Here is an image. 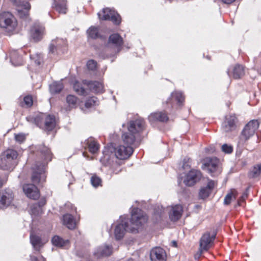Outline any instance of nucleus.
<instances>
[{"label":"nucleus","mask_w":261,"mask_h":261,"mask_svg":"<svg viewBox=\"0 0 261 261\" xmlns=\"http://www.w3.org/2000/svg\"><path fill=\"white\" fill-rule=\"evenodd\" d=\"M89 151L94 154L99 149V144L93 139L89 138L86 140Z\"/></svg>","instance_id":"bb28decb"},{"label":"nucleus","mask_w":261,"mask_h":261,"mask_svg":"<svg viewBox=\"0 0 261 261\" xmlns=\"http://www.w3.org/2000/svg\"><path fill=\"white\" fill-rule=\"evenodd\" d=\"M15 139L17 142L21 143L25 140V136L24 134H19L15 135Z\"/></svg>","instance_id":"c03bdc74"},{"label":"nucleus","mask_w":261,"mask_h":261,"mask_svg":"<svg viewBox=\"0 0 261 261\" xmlns=\"http://www.w3.org/2000/svg\"><path fill=\"white\" fill-rule=\"evenodd\" d=\"M39 119H40V117L38 116V117H37L36 119H35V121H36V123H37V125L38 126L39 125V122H38V121H39Z\"/></svg>","instance_id":"5fc2aeb1"},{"label":"nucleus","mask_w":261,"mask_h":261,"mask_svg":"<svg viewBox=\"0 0 261 261\" xmlns=\"http://www.w3.org/2000/svg\"><path fill=\"white\" fill-rule=\"evenodd\" d=\"M112 253L111 246L103 245L98 247L94 251L93 254L97 258L108 256Z\"/></svg>","instance_id":"f3484780"},{"label":"nucleus","mask_w":261,"mask_h":261,"mask_svg":"<svg viewBox=\"0 0 261 261\" xmlns=\"http://www.w3.org/2000/svg\"><path fill=\"white\" fill-rule=\"evenodd\" d=\"M91 183L94 187H97L101 186V179L96 175H93L91 177Z\"/></svg>","instance_id":"e433bc0d"},{"label":"nucleus","mask_w":261,"mask_h":261,"mask_svg":"<svg viewBox=\"0 0 261 261\" xmlns=\"http://www.w3.org/2000/svg\"><path fill=\"white\" fill-rule=\"evenodd\" d=\"M14 5L17 6L18 15L21 18H25L29 16V11L31 9L30 4L23 0H10Z\"/></svg>","instance_id":"6e6552de"},{"label":"nucleus","mask_w":261,"mask_h":261,"mask_svg":"<svg viewBox=\"0 0 261 261\" xmlns=\"http://www.w3.org/2000/svg\"><path fill=\"white\" fill-rule=\"evenodd\" d=\"M13 198L11 190H7L0 191V208H3L9 206L12 202Z\"/></svg>","instance_id":"f8f14e48"},{"label":"nucleus","mask_w":261,"mask_h":261,"mask_svg":"<svg viewBox=\"0 0 261 261\" xmlns=\"http://www.w3.org/2000/svg\"><path fill=\"white\" fill-rule=\"evenodd\" d=\"M261 174V164L254 166L250 171L249 176L250 178H256Z\"/></svg>","instance_id":"c756f323"},{"label":"nucleus","mask_w":261,"mask_h":261,"mask_svg":"<svg viewBox=\"0 0 261 261\" xmlns=\"http://www.w3.org/2000/svg\"><path fill=\"white\" fill-rule=\"evenodd\" d=\"M144 121L143 119H138L130 122L128 127L129 133L123 134L122 138L125 145H120L115 149V155L120 160L128 158L133 152L131 145L136 139V135L142 131L144 127Z\"/></svg>","instance_id":"f257e3e1"},{"label":"nucleus","mask_w":261,"mask_h":261,"mask_svg":"<svg viewBox=\"0 0 261 261\" xmlns=\"http://www.w3.org/2000/svg\"><path fill=\"white\" fill-rule=\"evenodd\" d=\"M83 155L85 156V152H83Z\"/></svg>","instance_id":"bf43d9fd"},{"label":"nucleus","mask_w":261,"mask_h":261,"mask_svg":"<svg viewBox=\"0 0 261 261\" xmlns=\"http://www.w3.org/2000/svg\"><path fill=\"white\" fill-rule=\"evenodd\" d=\"M97 63L93 60H90L87 63V66L89 70H94L96 68Z\"/></svg>","instance_id":"37998d69"},{"label":"nucleus","mask_w":261,"mask_h":261,"mask_svg":"<svg viewBox=\"0 0 261 261\" xmlns=\"http://www.w3.org/2000/svg\"><path fill=\"white\" fill-rule=\"evenodd\" d=\"M63 88V85L60 82H54L50 86V91L54 93H59Z\"/></svg>","instance_id":"473e14b6"},{"label":"nucleus","mask_w":261,"mask_h":261,"mask_svg":"<svg viewBox=\"0 0 261 261\" xmlns=\"http://www.w3.org/2000/svg\"><path fill=\"white\" fill-rule=\"evenodd\" d=\"M215 236L216 233H213L212 236L209 232L203 234L200 241L199 255L202 254L203 251H207L210 248Z\"/></svg>","instance_id":"9d476101"},{"label":"nucleus","mask_w":261,"mask_h":261,"mask_svg":"<svg viewBox=\"0 0 261 261\" xmlns=\"http://www.w3.org/2000/svg\"><path fill=\"white\" fill-rule=\"evenodd\" d=\"M66 100L71 107H74L76 104L77 98L73 95H69L67 96Z\"/></svg>","instance_id":"58836bf2"},{"label":"nucleus","mask_w":261,"mask_h":261,"mask_svg":"<svg viewBox=\"0 0 261 261\" xmlns=\"http://www.w3.org/2000/svg\"><path fill=\"white\" fill-rule=\"evenodd\" d=\"M150 257L151 261H165L166 253L163 248L155 247L151 250Z\"/></svg>","instance_id":"dca6fc26"},{"label":"nucleus","mask_w":261,"mask_h":261,"mask_svg":"<svg viewBox=\"0 0 261 261\" xmlns=\"http://www.w3.org/2000/svg\"><path fill=\"white\" fill-rule=\"evenodd\" d=\"M147 220V217L141 210L134 208L132 211L130 225H128L127 220L125 219L122 220L121 223L116 225L114 231L116 239H122L126 231L132 233L138 232L139 227L145 224Z\"/></svg>","instance_id":"f03ea898"},{"label":"nucleus","mask_w":261,"mask_h":261,"mask_svg":"<svg viewBox=\"0 0 261 261\" xmlns=\"http://www.w3.org/2000/svg\"><path fill=\"white\" fill-rule=\"evenodd\" d=\"M237 195V192L235 190H232L231 192L225 196L224 200V203L226 205H228L230 203L232 199H236Z\"/></svg>","instance_id":"2f4dec72"},{"label":"nucleus","mask_w":261,"mask_h":261,"mask_svg":"<svg viewBox=\"0 0 261 261\" xmlns=\"http://www.w3.org/2000/svg\"><path fill=\"white\" fill-rule=\"evenodd\" d=\"M56 49L57 47L55 46V45L51 44L49 47V53H54L55 50H56Z\"/></svg>","instance_id":"de8ad7c7"},{"label":"nucleus","mask_w":261,"mask_h":261,"mask_svg":"<svg viewBox=\"0 0 261 261\" xmlns=\"http://www.w3.org/2000/svg\"><path fill=\"white\" fill-rule=\"evenodd\" d=\"M232 72L233 77L236 79L241 78L245 74L244 67L239 64L233 67Z\"/></svg>","instance_id":"cd10ccee"},{"label":"nucleus","mask_w":261,"mask_h":261,"mask_svg":"<svg viewBox=\"0 0 261 261\" xmlns=\"http://www.w3.org/2000/svg\"><path fill=\"white\" fill-rule=\"evenodd\" d=\"M236 117L234 116L229 115L226 117L225 120L223 123V130L226 132H230L236 129Z\"/></svg>","instance_id":"a211bd4d"},{"label":"nucleus","mask_w":261,"mask_h":261,"mask_svg":"<svg viewBox=\"0 0 261 261\" xmlns=\"http://www.w3.org/2000/svg\"><path fill=\"white\" fill-rule=\"evenodd\" d=\"M24 102L27 107H30L33 104L32 97L30 96H27L24 97Z\"/></svg>","instance_id":"a18cd8bd"},{"label":"nucleus","mask_w":261,"mask_h":261,"mask_svg":"<svg viewBox=\"0 0 261 261\" xmlns=\"http://www.w3.org/2000/svg\"><path fill=\"white\" fill-rule=\"evenodd\" d=\"M88 36L91 38L95 39L98 37V29L94 27H90L87 31Z\"/></svg>","instance_id":"c9c22d12"},{"label":"nucleus","mask_w":261,"mask_h":261,"mask_svg":"<svg viewBox=\"0 0 261 261\" xmlns=\"http://www.w3.org/2000/svg\"><path fill=\"white\" fill-rule=\"evenodd\" d=\"M30 241L35 249L37 251H39L40 248L44 245L40 237L32 233L30 235Z\"/></svg>","instance_id":"393cba45"},{"label":"nucleus","mask_w":261,"mask_h":261,"mask_svg":"<svg viewBox=\"0 0 261 261\" xmlns=\"http://www.w3.org/2000/svg\"><path fill=\"white\" fill-rule=\"evenodd\" d=\"M97 15L100 19L110 20L116 24H119L121 22L120 15L115 11L109 8L103 9L101 12L98 13Z\"/></svg>","instance_id":"0eeeda50"},{"label":"nucleus","mask_w":261,"mask_h":261,"mask_svg":"<svg viewBox=\"0 0 261 261\" xmlns=\"http://www.w3.org/2000/svg\"><path fill=\"white\" fill-rule=\"evenodd\" d=\"M248 188H247L246 189V191L243 194V195H242L241 198L238 201L239 205H241V202L244 201L245 200V199L247 197V196H248Z\"/></svg>","instance_id":"49530a36"},{"label":"nucleus","mask_w":261,"mask_h":261,"mask_svg":"<svg viewBox=\"0 0 261 261\" xmlns=\"http://www.w3.org/2000/svg\"><path fill=\"white\" fill-rule=\"evenodd\" d=\"M44 28L39 23H36L32 26L30 30V35L32 39L35 41H40L44 34Z\"/></svg>","instance_id":"ddd939ff"},{"label":"nucleus","mask_w":261,"mask_h":261,"mask_svg":"<svg viewBox=\"0 0 261 261\" xmlns=\"http://www.w3.org/2000/svg\"><path fill=\"white\" fill-rule=\"evenodd\" d=\"M42 209L40 206L37 205L33 204L31 207V213L32 215L37 216L41 214Z\"/></svg>","instance_id":"ea45409f"},{"label":"nucleus","mask_w":261,"mask_h":261,"mask_svg":"<svg viewBox=\"0 0 261 261\" xmlns=\"http://www.w3.org/2000/svg\"><path fill=\"white\" fill-rule=\"evenodd\" d=\"M227 74H228V75H229V70H228V71H227Z\"/></svg>","instance_id":"13d9d810"},{"label":"nucleus","mask_w":261,"mask_h":261,"mask_svg":"<svg viewBox=\"0 0 261 261\" xmlns=\"http://www.w3.org/2000/svg\"><path fill=\"white\" fill-rule=\"evenodd\" d=\"M216 185V183L214 180H208L206 186L200 189L199 193V197L203 199L208 197Z\"/></svg>","instance_id":"6ab92c4d"},{"label":"nucleus","mask_w":261,"mask_h":261,"mask_svg":"<svg viewBox=\"0 0 261 261\" xmlns=\"http://www.w3.org/2000/svg\"><path fill=\"white\" fill-rule=\"evenodd\" d=\"M44 116H45V115H42V117H42V118H43Z\"/></svg>","instance_id":"4d7b16f0"},{"label":"nucleus","mask_w":261,"mask_h":261,"mask_svg":"<svg viewBox=\"0 0 261 261\" xmlns=\"http://www.w3.org/2000/svg\"><path fill=\"white\" fill-rule=\"evenodd\" d=\"M148 119L151 123L156 121L166 122L168 120V117L165 113L156 112L151 114L148 117Z\"/></svg>","instance_id":"412c9836"},{"label":"nucleus","mask_w":261,"mask_h":261,"mask_svg":"<svg viewBox=\"0 0 261 261\" xmlns=\"http://www.w3.org/2000/svg\"><path fill=\"white\" fill-rule=\"evenodd\" d=\"M63 224L68 228L72 229L75 227V221L72 215L66 214L63 216Z\"/></svg>","instance_id":"5701e85b"},{"label":"nucleus","mask_w":261,"mask_h":261,"mask_svg":"<svg viewBox=\"0 0 261 261\" xmlns=\"http://www.w3.org/2000/svg\"><path fill=\"white\" fill-rule=\"evenodd\" d=\"M41 153L44 155L46 160L50 161L51 154L50 151L47 147L42 146L40 148Z\"/></svg>","instance_id":"f704fd0d"},{"label":"nucleus","mask_w":261,"mask_h":261,"mask_svg":"<svg viewBox=\"0 0 261 261\" xmlns=\"http://www.w3.org/2000/svg\"><path fill=\"white\" fill-rule=\"evenodd\" d=\"M10 60L12 64L14 66H19L22 64V58L18 56L16 51H12L10 53Z\"/></svg>","instance_id":"c85d7f7f"},{"label":"nucleus","mask_w":261,"mask_h":261,"mask_svg":"<svg viewBox=\"0 0 261 261\" xmlns=\"http://www.w3.org/2000/svg\"><path fill=\"white\" fill-rule=\"evenodd\" d=\"M169 217L172 221H176L179 220L182 214V207L180 204H176L168 207Z\"/></svg>","instance_id":"2eb2a0df"},{"label":"nucleus","mask_w":261,"mask_h":261,"mask_svg":"<svg viewBox=\"0 0 261 261\" xmlns=\"http://www.w3.org/2000/svg\"><path fill=\"white\" fill-rule=\"evenodd\" d=\"M73 88L74 91L80 95H84L86 94V91H85V89L78 82L74 83L73 85Z\"/></svg>","instance_id":"72a5a7b5"},{"label":"nucleus","mask_w":261,"mask_h":261,"mask_svg":"<svg viewBox=\"0 0 261 261\" xmlns=\"http://www.w3.org/2000/svg\"><path fill=\"white\" fill-rule=\"evenodd\" d=\"M17 152L11 149L5 151L0 158V168L4 170H12L17 164Z\"/></svg>","instance_id":"7ed1b4c3"},{"label":"nucleus","mask_w":261,"mask_h":261,"mask_svg":"<svg viewBox=\"0 0 261 261\" xmlns=\"http://www.w3.org/2000/svg\"><path fill=\"white\" fill-rule=\"evenodd\" d=\"M97 102V99L95 97H91L88 99L85 102V107L87 108H90L94 105H96Z\"/></svg>","instance_id":"4c0bfd02"},{"label":"nucleus","mask_w":261,"mask_h":261,"mask_svg":"<svg viewBox=\"0 0 261 261\" xmlns=\"http://www.w3.org/2000/svg\"><path fill=\"white\" fill-rule=\"evenodd\" d=\"M35 63L37 64V65H40L41 64V59L39 58L38 59L36 60L35 61Z\"/></svg>","instance_id":"864d4df0"},{"label":"nucleus","mask_w":261,"mask_h":261,"mask_svg":"<svg viewBox=\"0 0 261 261\" xmlns=\"http://www.w3.org/2000/svg\"><path fill=\"white\" fill-rule=\"evenodd\" d=\"M171 95L172 97H175V99L179 103H182L184 100V97L180 92H173Z\"/></svg>","instance_id":"a19ab883"},{"label":"nucleus","mask_w":261,"mask_h":261,"mask_svg":"<svg viewBox=\"0 0 261 261\" xmlns=\"http://www.w3.org/2000/svg\"><path fill=\"white\" fill-rule=\"evenodd\" d=\"M45 200L44 199H42L40 200L38 203L34 204L35 205H38V206H40L41 208L42 206H43L45 204Z\"/></svg>","instance_id":"8fccbe9b"},{"label":"nucleus","mask_w":261,"mask_h":261,"mask_svg":"<svg viewBox=\"0 0 261 261\" xmlns=\"http://www.w3.org/2000/svg\"><path fill=\"white\" fill-rule=\"evenodd\" d=\"M259 127L257 120L250 121L244 127L239 138L238 143L240 145H244L245 142L253 136Z\"/></svg>","instance_id":"20e7f679"},{"label":"nucleus","mask_w":261,"mask_h":261,"mask_svg":"<svg viewBox=\"0 0 261 261\" xmlns=\"http://www.w3.org/2000/svg\"><path fill=\"white\" fill-rule=\"evenodd\" d=\"M30 257H31V261H39L38 258L34 256L31 255V256H30Z\"/></svg>","instance_id":"603ef678"},{"label":"nucleus","mask_w":261,"mask_h":261,"mask_svg":"<svg viewBox=\"0 0 261 261\" xmlns=\"http://www.w3.org/2000/svg\"><path fill=\"white\" fill-rule=\"evenodd\" d=\"M236 0H222V1L225 3V4H230L232 3H233V2H234Z\"/></svg>","instance_id":"3c124183"},{"label":"nucleus","mask_w":261,"mask_h":261,"mask_svg":"<svg viewBox=\"0 0 261 261\" xmlns=\"http://www.w3.org/2000/svg\"><path fill=\"white\" fill-rule=\"evenodd\" d=\"M51 242L54 245L57 247H63L68 243V240L64 241L58 236H54L51 240Z\"/></svg>","instance_id":"7c9ffc66"},{"label":"nucleus","mask_w":261,"mask_h":261,"mask_svg":"<svg viewBox=\"0 0 261 261\" xmlns=\"http://www.w3.org/2000/svg\"><path fill=\"white\" fill-rule=\"evenodd\" d=\"M56 125L55 117L53 115H48L45 118L44 127L46 130L50 131L54 128Z\"/></svg>","instance_id":"a878e982"},{"label":"nucleus","mask_w":261,"mask_h":261,"mask_svg":"<svg viewBox=\"0 0 261 261\" xmlns=\"http://www.w3.org/2000/svg\"><path fill=\"white\" fill-rule=\"evenodd\" d=\"M172 244L173 246L176 247L177 243H176V241H172Z\"/></svg>","instance_id":"6e6d98bb"},{"label":"nucleus","mask_w":261,"mask_h":261,"mask_svg":"<svg viewBox=\"0 0 261 261\" xmlns=\"http://www.w3.org/2000/svg\"><path fill=\"white\" fill-rule=\"evenodd\" d=\"M44 169V165L41 163H39L38 165L36 164L33 168L32 181L34 184L45 181Z\"/></svg>","instance_id":"1a4fd4ad"},{"label":"nucleus","mask_w":261,"mask_h":261,"mask_svg":"<svg viewBox=\"0 0 261 261\" xmlns=\"http://www.w3.org/2000/svg\"><path fill=\"white\" fill-rule=\"evenodd\" d=\"M84 83L87 85L89 89L94 93H102L103 92V85L101 83L94 81L88 82L84 81Z\"/></svg>","instance_id":"aec40b11"},{"label":"nucleus","mask_w":261,"mask_h":261,"mask_svg":"<svg viewBox=\"0 0 261 261\" xmlns=\"http://www.w3.org/2000/svg\"><path fill=\"white\" fill-rule=\"evenodd\" d=\"M109 43L113 44L118 48V51H119L120 50L119 48L123 44L122 38L118 34H113L109 37Z\"/></svg>","instance_id":"b1692460"},{"label":"nucleus","mask_w":261,"mask_h":261,"mask_svg":"<svg viewBox=\"0 0 261 261\" xmlns=\"http://www.w3.org/2000/svg\"><path fill=\"white\" fill-rule=\"evenodd\" d=\"M219 160L216 158H207L204 160L202 169L207 171L212 176L219 174L221 169L218 167Z\"/></svg>","instance_id":"39448f33"},{"label":"nucleus","mask_w":261,"mask_h":261,"mask_svg":"<svg viewBox=\"0 0 261 261\" xmlns=\"http://www.w3.org/2000/svg\"><path fill=\"white\" fill-rule=\"evenodd\" d=\"M202 175L200 171L191 170L186 175L184 180L185 184L188 186H192L198 182L201 178Z\"/></svg>","instance_id":"9b49d317"},{"label":"nucleus","mask_w":261,"mask_h":261,"mask_svg":"<svg viewBox=\"0 0 261 261\" xmlns=\"http://www.w3.org/2000/svg\"><path fill=\"white\" fill-rule=\"evenodd\" d=\"M53 7L59 13L66 14L67 12L66 2L65 0H53Z\"/></svg>","instance_id":"4be33fe9"},{"label":"nucleus","mask_w":261,"mask_h":261,"mask_svg":"<svg viewBox=\"0 0 261 261\" xmlns=\"http://www.w3.org/2000/svg\"><path fill=\"white\" fill-rule=\"evenodd\" d=\"M221 150L223 152L225 153H230L233 151V147L230 145H228L227 144H224L221 146Z\"/></svg>","instance_id":"79ce46f5"},{"label":"nucleus","mask_w":261,"mask_h":261,"mask_svg":"<svg viewBox=\"0 0 261 261\" xmlns=\"http://www.w3.org/2000/svg\"><path fill=\"white\" fill-rule=\"evenodd\" d=\"M7 178L6 177H2L0 176V188H1L5 183H6Z\"/></svg>","instance_id":"09e8293b"},{"label":"nucleus","mask_w":261,"mask_h":261,"mask_svg":"<svg viewBox=\"0 0 261 261\" xmlns=\"http://www.w3.org/2000/svg\"><path fill=\"white\" fill-rule=\"evenodd\" d=\"M16 26V21L13 15L8 12L0 13V27L11 31Z\"/></svg>","instance_id":"423d86ee"},{"label":"nucleus","mask_w":261,"mask_h":261,"mask_svg":"<svg viewBox=\"0 0 261 261\" xmlns=\"http://www.w3.org/2000/svg\"><path fill=\"white\" fill-rule=\"evenodd\" d=\"M23 190L26 196L29 198L36 199L39 197V191L34 184L24 185Z\"/></svg>","instance_id":"4468645a"}]
</instances>
